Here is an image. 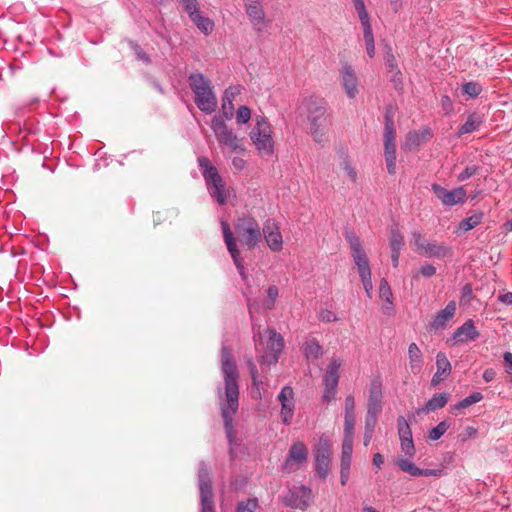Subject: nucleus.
I'll list each match as a JSON object with an SVG mask.
<instances>
[{
  "label": "nucleus",
  "mask_w": 512,
  "mask_h": 512,
  "mask_svg": "<svg viewBox=\"0 0 512 512\" xmlns=\"http://www.w3.org/2000/svg\"><path fill=\"white\" fill-rule=\"evenodd\" d=\"M221 364L225 387L224 394L220 396V408L226 434L231 442L235 436L233 418L239 406V387L237 383L239 372L230 351L226 347L222 348L221 351Z\"/></svg>",
  "instance_id": "1"
},
{
  "label": "nucleus",
  "mask_w": 512,
  "mask_h": 512,
  "mask_svg": "<svg viewBox=\"0 0 512 512\" xmlns=\"http://www.w3.org/2000/svg\"><path fill=\"white\" fill-rule=\"evenodd\" d=\"M223 238L227 250L230 253L239 273L245 279L244 266L240 251L237 246V239L240 243L248 249H254L258 246L262 239V231L257 220L253 217H241L234 222V229L237 235L235 238L230 225L227 222H222Z\"/></svg>",
  "instance_id": "2"
},
{
  "label": "nucleus",
  "mask_w": 512,
  "mask_h": 512,
  "mask_svg": "<svg viewBox=\"0 0 512 512\" xmlns=\"http://www.w3.org/2000/svg\"><path fill=\"white\" fill-rule=\"evenodd\" d=\"M326 101L322 97L309 96L302 102L301 109L309 122V133L313 140L319 144L327 141V108Z\"/></svg>",
  "instance_id": "3"
},
{
  "label": "nucleus",
  "mask_w": 512,
  "mask_h": 512,
  "mask_svg": "<svg viewBox=\"0 0 512 512\" xmlns=\"http://www.w3.org/2000/svg\"><path fill=\"white\" fill-rule=\"evenodd\" d=\"M255 346L261 353V365H273L277 363L284 348V339L275 329H266L258 332Z\"/></svg>",
  "instance_id": "4"
},
{
  "label": "nucleus",
  "mask_w": 512,
  "mask_h": 512,
  "mask_svg": "<svg viewBox=\"0 0 512 512\" xmlns=\"http://www.w3.org/2000/svg\"><path fill=\"white\" fill-rule=\"evenodd\" d=\"M189 84L195 94L197 107L208 114L214 112L217 108V98L210 81L201 73H193L189 76Z\"/></svg>",
  "instance_id": "5"
},
{
  "label": "nucleus",
  "mask_w": 512,
  "mask_h": 512,
  "mask_svg": "<svg viewBox=\"0 0 512 512\" xmlns=\"http://www.w3.org/2000/svg\"><path fill=\"white\" fill-rule=\"evenodd\" d=\"M211 128L215 134L218 143L229 149L230 152L244 153L246 148L244 146L243 138H239L232 128H229L225 122L215 116L211 120Z\"/></svg>",
  "instance_id": "6"
},
{
  "label": "nucleus",
  "mask_w": 512,
  "mask_h": 512,
  "mask_svg": "<svg viewBox=\"0 0 512 512\" xmlns=\"http://www.w3.org/2000/svg\"><path fill=\"white\" fill-rule=\"evenodd\" d=\"M410 243L415 247L414 250L428 258L443 259L452 256V248L445 243L426 240L419 231L412 232Z\"/></svg>",
  "instance_id": "7"
},
{
  "label": "nucleus",
  "mask_w": 512,
  "mask_h": 512,
  "mask_svg": "<svg viewBox=\"0 0 512 512\" xmlns=\"http://www.w3.org/2000/svg\"><path fill=\"white\" fill-rule=\"evenodd\" d=\"M272 128L263 116L256 117V125L250 132V138L261 155H271L274 150Z\"/></svg>",
  "instance_id": "8"
},
{
  "label": "nucleus",
  "mask_w": 512,
  "mask_h": 512,
  "mask_svg": "<svg viewBox=\"0 0 512 512\" xmlns=\"http://www.w3.org/2000/svg\"><path fill=\"white\" fill-rule=\"evenodd\" d=\"M342 365V360L339 358H333L329 365L327 366L326 373L323 377V382L325 385L323 400L326 402H330L334 399L336 394V388L338 386L339 381V369Z\"/></svg>",
  "instance_id": "9"
},
{
  "label": "nucleus",
  "mask_w": 512,
  "mask_h": 512,
  "mask_svg": "<svg viewBox=\"0 0 512 512\" xmlns=\"http://www.w3.org/2000/svg\"><path fill=\"white\" fill-rule=\"evenodd\" d=\"M346 239L349 242L352 251V257L358 268L360 277L371 274L369 260L362 247L360 239L353 233H347Z\"/></svg>",
  "instance_id": "10"
},
{
  "label": "nucleus",
  "mask_w": 512,
  "mask_h": 512,
  "mask_svg": "<svg viewBox=\"0 0 512 512\" xmlns=\"http://www.w3.org/2000/svg\"><path fill=\"white\" fill-rule=\"evenodd\" d=\"M312 500V491L305 486L294 487L284 497V502L292 509L305 510Z\"/></svg>",
  "instance_id": "11"
},
{
  "label": "nucleus",
  "mask_w": 512,
  "mask_h": 512,
  "mask_svg": "<svg viewBox=\"0 0 512 512\" xmlns=\"http://www.w3.org/2000/svg\"><path fill=\"white\" fill-rule=\"evenodd\" d=\"M331 456V443L326 438H321L315 452L316 471L319 477L326 478L329 472Z\"/></svg>",
  "instance_id": "12"
},
{
  "label": "nucleus",
  "mask_w": 512,
  "mask_h": 512,
  "mask_svg": "<svg viewBox=\"0 0 512 512\" xmlns=\"http://www.w3.org/2000/svg\"><path fill=\"white\" fill-rule=\"evenodd\" d=\"M199 486L201 493V502L203 510L202 512L213 511V491H212V480L210 477L209 470L206 467H202L199 470Z\"/></svg>",
  "instance_id": "13"
},
{
  "label": "nucleus",
  "mask_w": 512,
  "mask_h": 512,
  "mask_svg": "<svg viewBox=\"0 0 512 512\" xmlns=\"http://www.w3.org/2000/svg\"><path fill=\"white\" fill-rule=\"evenodd\" d=\"M432 190L435 196L447 206H453L459 203H464L466 199V191L463 187H457L453 190H447L446 188L433 184Z\"/></svg>",
  "instance_id": "14"
},
{
  "label": "nucleus",
  "mask_w": 512,
  "mask_h": 512,
  "mask_svg": "<svg viewBox=\"0 0 512 512\" xmlns=\"http://www.w3.org/2000/svg\"><path fill=\"white\" fill-rule=\"evenodd\" d=\"M308 458V450L303 442L294 443L289 449L288 457L283 468L288 473L296 470L298 466L305 463Z\"/></svg>",
  "instance_id": "15"
},
{
  "label": "nucleus",
  "mask_w": 512,
  "mask_h": 512,
  "mask_svg": "<svg viewBox=\"0 0 512 512\" xmlns=\"http://www.w3.org/2000/svg\"><path fill=\"white\" fill-rule=\"evenodd\" d=\"M262 235H264L265 240L269 248L274 252H279L283 248V239L277 223L268 219L263 226Z\"/></svg>",
  "instance_id": "16"
},
{
  "label": "nucleus",
  "mask_w": 512,
  "mask_h": 512,
  "mask_svg": "<svg viewBox=\"0 0 512 512\" xmlns=\"http://www.w3.org/2000/svg\"><path fill=\"white\" fill-rule=\"evenodd\" d=\"M278 400L281 403L280 416L284 424L291 423L294 414V391L290 386H284L278 395Z\"/></svg>",
  "instance_id": "17"
},
{
  "label": "nucleus",
  "mask_w": 512,
  "mask_h": 512,
  "mask_svg": "<svg viewBox=\"0 0 512 512\" xmlns=\"http://www.w3.org/2000/svg\"><path fill=\"white\" fill-rule=\"evenodd\" d=\"M341 85L346 95L353 99L359 92V81L354 69L350 65H346L340 72Z\"/></svg>",
  "instance_id": "18"
},
{
  "label": "nucleus",
  "mask_w": 512,
  "mask_h": 512,
  "mask_svg": "<svg viewBox=\"0 0 512 512\" xmlns=\"http://www.w3.org/2000/svg\"><path fill=\"white\" fill-rule=\"evenodd\" d=\"M479 336L480 333L476 329L473 320L469 319L454 331L452 340L454 344H465L475 341Z\"/></svg>",
  "instance_id": "19"
},
{
  "label": "nucleus",
  "mask_w": 512,
  "mask_h": 512,
  "mask_svg": "<svg viewBox=\"0 0 512 512\" xmlns=\"http://www.w3.org/2000/svg\"><path fill=\"white\" fill-rule=\"evenodd\" d=\"M431 137L432 133L428 127H421L419 130L410 131L406 135L404 147L409 150H413L428 142Z\"/></svg>",
  "instance_id": "20"
},
{
  "label": "nucleus",
  "mask_w": 512,
  "mask_h": 512,
  "mask_svg": "<svg viewBox=\"0 0 512 512\" xmlns=\"http://www.w3.org/2000/svg\"><path fill=\"white\" fill-rule=\"evenodd\" d=\"M436 367L437 371L434 374L431 384L437 386L439 383L444 381L451 373V363L447 356L443 352H439L436 356Z\"/></svg>",
  "instance_id": "21"
},
{
  "label": "nucleus",
  "mask_w": 512,
  "mask_h": 512,
  "mask_svg": "<svg viewBox=\"0 0 512 512\" xmlns=\"http://www.w3.org/2000/svg\"><path fill=\"white\" fill-rule=\"evenodd\" d=\"M198 162L207 185L212 187L223 180L217 168L211 164L207 157H200Z\"/></svg>",
  "instance_id": "22"
},
{
  "label": "nucleus",
  "mask_w": 512,
  "mask_h": 512,
  "mask_svg": "<svg viewBox=\"0 0 512 512\" xmlns=\"http://www.w3.org/2000/svg\"><path fill=\"white\" fill-rule=\"evenodd\" d=\"M456 312V303L450 301L447 306L441 310L431 322V328L434 330H442L446 327L447 322L453 318Z\"/></svg>",
  "instance_id": "23"
},
{
  "label": "nucleus",
  "mask_w": 512,
  "mask_h": 512,
  "mask_svg": "<svg viewBox=\"0 0 512 512\" xmlns=\"http://www.w3.org/2000/svg\"><path fill=\"white\" fill-rule=\"evenodd\" d=\"M245 10L254 26L264 23L265 13L260 0H246Z\"/></svg>",
  "instance_id": "24"
},
{
  "label": "nucleus",
  "mask_w": 512,
  "mask_h": 512,
  "mask_svg": "<svg viewBox=\"0 0 512 512\" xmlns=\"http://www.w3.org/2000/svg\"><path fill=\"white\" fill-rule=\"evenodd\" d=\"M381 388L377 382H372L370 388L368 414H378L381 410Z\"/></svg>",
  "instance_id": "25"
},
{
  "label": "nucleus",
  "mask_w": 512,
  "mask_h": 512,
  "mask_svg": "<svg viewBox=\"0 0 512 512\" xmlns=\"http://www.w3.org/2000/svg\"><path fill=\"white\" fill-rule=\"evenodd\" d=\"M449 400V394L446 392L435 394L425 405L424 411L426 413L434 412L437 409L443 408Z\"/></svg>",
  "instance_id": "26"
},
{
  "label": "nucleus",
  "mask_w": 512,
  "mask_h": 512,
  "mask_svg": "<svg viewBox=\"0 0 512 512\" xmlns=\"http://www.w3.org/2000/svg\"><path fill=\"white\" fill-rule=\"evenodd\" d=\"M408 355L410 359V369L413 373L419 372L421 369L422 352L416 343H411L408 347Z\"/></svg>",
  "instance_id": "27"
},
{
  "label": "nucleus",
  "mask_w": 512,
  "mask_h": 512,
  "mask_svg": "<svg viewBox=\"0 0 512 512\" xmlns=\"http://www.w3.org/2000/svg\"><path fill=\"white\" fill-rule=\"evenodd\" d=\"M384 155L389 174L396 172V143H384Z\"/></svg>",
  "instance_id": "28"
},
{
  "label": "nucleus",
  "mask_w": 512,
  "mask_h": 512,
  "mask_svg": "<svg viewBox=\"0 0 512 512\" xmlns=\"http://www.w3.org/2000/svg\"><path fill=\"white\" fill-rule=\"evenodd\" d=\"M481 123L482 120L479 115L476 113L470 114L466 122L460 127L458 135L461 136L474 132L481 125Z\"/></svg>",
  "instance_id": "29"
},
{
  "label": "nucleus",
  "mask_w": 512,
  "mask_h": 512,
  "mask_svg": "<svg viewBox=\"0 0 512 512\" xmlns=\"http://www.w3.org/2000/svg\"><path fill=\"white\" fill-rule=\"evenodd\" d=\"M193 23L201 30L204 34H209L214 28V23L207 17L202 16L199 12L195 13L190 17Z\"/></svg>",
  "instance_id": "30"
},
{
  "label": "nucleus",
  "mask_w": 512,
  "mask_h": 512,
  "mask_svg": "<svg viewBox=\"0 0 512 512\" xmlns=\"http://www.w3.org/2000/svg\"><path fill=\"white\" fill-rule=\"evenodd\" d=\"M237 88L230 87L225 91V97L223 98L222 111L227 119L233 116V104L232 98L237 93Z\"/></svg>",
  "instance_id": "31"
},
{
  "label": "nucleus",
  "mask_w": 512,
  "mask_h": 512,
  "mask_svg": "<svg viewBox=\"0 0 512 512\" xmlns=\"http://www.w3.org/2000/svg\"><path fill=\"white\" fill-rule=\"evenodd\" d=\"M303 353L307 359L315 360L322 355V347L316 340H310L305 343Z\"/></svg>",
  "instance_id": "32"
},
{
  "label": "nucleus",
  "mask_w": 512,
  "mask_h": 512,
  "mask_svg": "<svg viewBox=\"0 0 512 512\" xmlns=\"http://www.w3.org/2000/svg\"><path fill=\"white\" fill-rule=\"evenodd\" d=\"M482 218H483V213L477 212V213L471 215L470 217H467L464 220H462L459 227L463 231L467 232V231L475 228L476 226H478L481 223Z\"/></svg>",
  "instance_id": "33"
},
{
  "label": "nucleus",
  "mask_w": 512,
  "mask_h": 512,
  "mask_svg": "<svg viewBox=\"0 0 512 512\" xmlns=\"http://www.w3.org/2000/svg\"><path fill=\"white\" fill-rule=\"evenodd\" d=\"M391 251H400L405 245L403 235L397 229H391L389 236Z\"/></svg>",
  "instance_id": "34"
},
{
  "label": "nucleus",
  "mask_w": 512,
  "mask_h": 512,
  "mask_svg": "<svg viewBox=\"0 0 512 512\" xmlns=\"http://www.w3.org/2000/svg\"><path fill=\"white\" fill-rule=\"evenodd\" d=\"M352 452H353V441L352 440H343L341 466H349L350 467Z\"/></svg>",
  "instance_id": "35"
},
{
  "label": "nucleus",
  "mask_w": 512,
  "mask_h": 512,
  "mask_svg": "<svg viewBox=\"0 0 512 512\" xmlns=\"http://www.w3.org/2000/svg\"><path fill=\"white\" fill-rule=\"evenodd\" d=\"M396 463L402 471L407 472L412 476H420V474H421V469L418 468L416 465H414L408 459L401 458V459H398L396 461Z\"/></svg>",
  "instance_id": "36"
},
{
  "label": "nucleus",
  "mask_w": 512,
  "mask_h": 512,
  "mask_svg": "<svg viewBox=\"0 0 512 512\" xmlns=\"http://www.w3.org/2000/svg\"><path fill=\"white\" fill-rule=\"evenodd\" d=\"M384 143H396V129L389 116L385 120Z\"/></svg>",
  "instance_id": "37"
},
{
  "label": "nucleus",
  "mask_w": 512,
  "mask_h": 512,
  "mask_svg": "<svg viewBox=\"0 0 512 512\" xmlns=\"http://www.w3.org/2000/svg\"><path fill=\"white\" fill-rule=\"evenodd\" d=\"M212 188H213L212 195L214 197H216L217 202L220 205H224L227 201V196H228L226 189H225L224 181L222 180L221 182L213 185Z\"/></svg>",
  "instance_id": "38"
},
{
  "label": "nucleus",
  "mask_w": 512,
  "mask_h": 512,
  "mask_svg": "<svg viewBox=\"0 0 512 512\" xmlns=\"http://www.w3.org/2000/svg\"><path fill=\"white\" fill-rule=\"evenodd\" d=\"M354 425H355V415H345L344 422V439L343 440H352L354 437Z\"/></svg>",
  "instance_id": "39"
},
{
  "label": "nucleus",
  "mask_w": 512,
  "mask_h": 512,
  "mask_svg": "<svg viewBox=\"0 0 512 512\" xmlns=\"http://www.w3.org/2000/svg\"><path fill=\"white\" fill-rule=\"evenodd\" d=\"M483 399V395L480 392H475L469 395L468 397L461 400L456 406L455 409H465L472 404L478 403Z\"/></svg>",
  "instance_id": "40"
},
{
  "label": "nucleus",
  "mask_w": 512,
  "mask_h": 512,
  "mask_svg": "<svg viewBox=\"0 0 512 512\" xmlns=\"http://www.w3.org/2000/svg\"><path fill=\"white\" fill-rule=\"evenodd\" d=\"M363 37L366 45V52L370 58H373L375 56V42L372 29L363 31Z\"/></svg>",
  "instance_id": "41"
},
{
  "label": "nucleus",
  "mask_w": 512,
  "mask_h": 512,
  "mask_svg": "<svg viewBox=\"0 0 512 512\" xmlns=\"http://www.w3.org/2000/svg\"><path fill=\"white\" fill-rule=\"evenodd\" d=\"M449 426L446 421L440 422L436 427L430 430L429 438L433 441L440 439L449 429Z\"/></svg>",
  "instance_id": "42"
},
{
  "label": "nucleus",
  "mask_w": 512,
  "mask_h": 512,
  "mask_svg": "<svg viewBox=\"0 0 512 512\" xmlns=\"http://www.w3.org/2000/svg\"><path fill=\"white\" fill-rule=\"evenodd\" d=\"M398 430H399L400 441H403L405 439H412V433H411L410 427H409L407 421L404 419V417L398 418Z\"/></svg>",
  "instance_id": "43"
},
{
  "label": "nucleus",
  "mask_w": 512,
  "mask_h": 512,
  "mask_svg": "<svg viewBox=\"0 0 512 512\" xmlns=\"http://www.w3.org/2000/svg\"><path fill=\"white\" fill-rule=\"evenodd\" d=\"M379 296L387 303L392 304V292L386 279H382L379 285Z\"/></svg>",
  "instance_id": "44"
},
{
  "label": "nucleus",
  "mask_w": 512,
  "mask_h": 512,
  "mask_svg": "<svg viewBox=\"0 0 512 512\" xmlns=\"http://www.w3.org/2000/svg\"><path fill=\"white\" fill-rule=\"evenodd\" d=\"M258 508V501L256 498L247 499L246 502L238 504L237 512H254Z\"/></svg>",
  "instance_id": "45"
},
{
  "label": "nucleus",
  "mask_w": 512,
  "mask_h": 512,
  "mask_svg": "<svg viewBox=\"0 0 512 512\" xmlns=\"http://www.w3.org/2000/svg\"><path fill=\"white\" fill-rule=\"evenodd\" d=\"M251 118V110L247 106H240L237 114L236 121L238 124H246Z\"/></svg>",
  "instance_id": "46"
},
{
  "label": "nucleus",
  "mask_w": 512,
  "mask_h": 512,
  "mask_svg": "<svg viewBox=\"0 0 512 512\" xmlns=\"http://www.w3.org/2000/svg\"><path fill=\"white\" fill-rule=\"evenodd\" d=\"M464 93L468 94L471 97H477L481 91L482 87L478 83L475 82H467L462 86Z\"/></svg>",
  "instance_id": "47"
},
{
  "label": "nucleus",
  "mask_w": 512,
  "mask_h": 512,
  "mask_svg": "<svg viewBox=\"0 0 512 512\" xmlns=\"http://www.w3.org/2000/svg\"><path fill=\"white\" fill-rule=\"evenodd\" d=\"M474 298L473 289L471 284H466L462 288L460 304H469Z\"/></svg>",
  "instance_id": "48"
},
{
  "label": "nucleus",
  "mask_w": 512,
  "mask_h": 512,
  "mask_svg": "<svg viewBox=\"0 0 512 512\" xmlns=\"http://www.w3.org/2000/svg\"><path fill=\"white\" fill-rule=\"evenodd\" d=\"M180 2L190 17L199 12L197 7V0H180Z\"/></svg>",
  "instance_id": "49"
},
{
  "label": "nucleus",
  "mask_w": 512,
  "mask_h": 512,
  "mask_svg": "<svg viewBox=\"0 0 512 512\" xmlns=\"http://www.w3.org/2000/svg\"><path fill=\"white\" fill-rule=\"evenodd\" d=\"M318 319L326 323L335 322L338 320L336 314L327 309L321 310L319 312Z\"/></svg>",
  "instance_id": "50"
},
{
  "label": "nucleus",
  "mask_w": 512,
  "mask_h": 512,
  "mask_svg": "<svg viewBox=\"0 0 512 512\" xmlns=\"http://www.w3.org/2000/svg\"><path fill=\"white\" fill-rule=\"evenodd\" d=\"M401 449L405 453V455L412 457L415 454V447L413 443V439H405L401 441Z\"/></svg>",
  "instance_id": "51"
},
{
  "label": "nucleus",
  "mask_w": 512,
  "mask_h": 512,
  "mask_svg": "<svg viewBox=\"0 0 512 512\" xmlns=\"http://www.w3.org/2000/svg\"><path fill=\"white\" fill-rule=\"evenodd\" d=\"M358 16L363 26V31L371 30L372 25L370 22V17L366 9L358 11Z\"/></svg>",
  "instance_id": "52"
},
{
  "label": "nucleus",
  "mask_w": 512,
  "mask_h": 512,
  "mask_svg": "<svg viewBox=\"0 0 512 512\" xmlns=\"http://www.w3.org/2000/svg\"><path fill=\"white\" fill-rule=\"evenodd\" d=\"M269 301L267 302V309H272L275 304V300L278 296V288L276 286H270L267 291Z\"/></svg>",
  "instance_id": "53"
},
{
  "label": "nucleus",
  "mask_w": 512,
  "mask_h": 512,
  "mask_svg": "<svg viewBox=\"0 0 512 512\" xmlns=\"http://www.w3.org/2000/svg\"><path fill=\"white\" fill-rule=\"evenodd\" d=\"M376 417H377V414H368L367 413L366 422H365V433L373 434L374 428L376 425V421H377Z\"/></svg>",
  "instance_id": "54"
},
{
  "label": "nucleus",
  "mask_w": 512,
  "mask_h": 512,
  "mask_svg": "<svg viewBox=\"0 0 512 512\" xmlns=\"http://www.w3.org/2000/svg\"><path fill=\"white\" fill-rule=\"evenodd\" d=\"M361 280L368 297H371V293L373 290L372 274L361 276Z\"/></svg>",
  "instance_id": "55"
},
{
  "label": "nucleus",
  "mask_w": 512,
  "mask_h": 512,
  "mask_svg": "<svg viewBox=\"0 0 512 512\" xmlns=\"http://www.w3.org/2000/svg\"><path fill=\"white\" fill-rule=\"evenodd\" d=\"M435 273L436 268L432 264H426L422 266L418 271V274L428 278L434 276Z\"/></svg>",
  "instance_id": "56"
},
{
  "label": "nucleus",
  "mask_w": 512,
  "mask_h": 512,
  "mask_svg": "<svg viewBox=\"0 0 512 512\" xmlns=\"http://www.w3.org/2000/svg\"><path fill=\"white\" fill-rule=\"evenodd\" d=\"M355 401L352 395H349L345 399V415H355Z\"/></svg>",
  "instance_id": "57"
},
{
  "label": "nucleus",
  "mask_w": 512,
  "mask_h": 512,
  "mask_svg": "<svg viewBox=\"0 0 512 512\" xmlns=\"http://www.w3.org/2000/svg\"><path fill=\"white\" fill-rule=\"evenodd\" d=\"M476 173H477V167L469 166L462 173L459 174L458 179L460 181H464V180L474 176Z\"/></svg>",
  "instance_id": "58"
},
{
  "label": "nucleus",
  "mask_w": 512,
  "mask_h": 512,
  "mask_svg": "<svg viewBox=\"0 0 512 512\" xmlns=\"http://www.w3.org/2000/svg\"><path fill=\"white\" fill-rule=\"evenodd\" d=\"M247 364H248L249 371H250V374H251V377L253 380V384L255 386H257L258 385L257 367H256L255 363L252 361V359H249Z\"/></svg>",
  "instance_id": "59"
},
{
  "label": "nucleus",
  "mask_w": 512,
  "mask_h": 512,
  "mask_svg": "<svg viewBox=\"0 0 512 512\" xmlns=\"http://www.w3.org/2000/svg\"><path fill=\"white\" fill-rule=\"evenodd\" d=\"M343 169L345 170V172H346L347 176L350 178V180L356 181L357 172L348 162L343 163Z\"/></svg>",
  "instance_id": "60"
},
{
  "label": "nucleus",
  "mask_w": 512,
  "mask_h": 512,
  "mask_svg": "<svg viewBox=\"0 0 512 512\" xmlns=\"http://www.w3.org/2000/svg\"><path fill=\"white\" fill-rule=\"evenodd\" d=\"M232 165L237 170H243L246 166V161L241 157H234L232 159Z\"/></svg>",
  "instance_id": "61"
},
{
  "label": "nucleus",
  "mask_w": 512,
  "mask_h": 512,
  "mask_svg": "<svg viewBox=\"0 0 512 512\" xmlns=\"http://www.w3.org/2000/svg\"><path fill=\"white\" fill-rule=\"evenodd\" d=\"M349 473H350V467L349 466H341V471H340V478H341V484L342 485H345L348 478H349Z\"/></svg>",
  "instance_id": "62"
},
{
  "label": "nucleus",
  "mask_w": 512,
  "mask_h": 512,
  "mask_svg": "<svg viewBox=\"0 0 512 512\" xmlns=\"http://www.w3.org/2000/svg\"><path fill=\"white\" fill-rule=\"evenodd\" d=\"M498 300L504 304L512 305V292H507L499 295Z\"/></svg>",
  "instance_id": "63"
},
{
  "label": "nucleus",
  "mask_w": 512,
  "mask_h": 512,
  "mask_svg": "<svg viewBox=\"0 0 512 512\" xmlns=\"http://www.w3.org/2000/svg\"><path fill=\"white\" fill-rule=\"evenodd\" d=\"M504 361L508 365V373H512V353L511 352H505L504 353Z\"/></svg>",
  "instance_id": "64"
}]
</instances>
